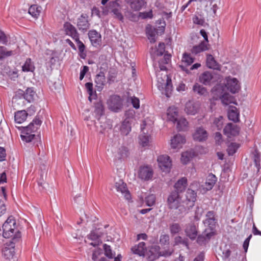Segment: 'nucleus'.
Returning a JSON list of instances; mask_svg holds the SVG:
<instances>
[{
  "instance_id": "obj_17",
  "label": "nucleus",
  "mask_w": 261,
  "mask_h": 261,
  "mask_svg": "<svg viewBox=\"0 0 261 261\" xmlns=\"http://www.w3.org/2000/svg\"><path fill=\"white\" fill-rule=\"evenodd\" d=\"M185 142V138L180 134H177L171 139V146L173 149H179L182 147Z\"/></svg>"
},
{
  "instance_id": "obj_13",
  "label": "nucleus",
  "mask_w": 261,
  "mask_h": 261,
  "mask_svg": "<svg viewBox=\"0 0 261 261\" xmlns=\"http://www.w3.org/2000/svg\"><path fill=\"white\" fill-rule=\"evenodd\" d=\"M225 87L232 93L238 92L240 88L239 81L236 78L228 77L226 79Z\"/></svg>"
},
{
  "instance_id": "obj_6",
  "label": "nucleus",
  "mask_w": 261,
  "mask_h": 261,
  "mask_svg": "<svg viewBox=\"0 0 261 261\" xmlns=\"http://www.w3.org/2000/svg\"><path fill=\"white\" fill-rule=\"evenodd\" d=\"M112 152L114 155V161L115 164L121 162L122 160L126 158L128 153L127 148L123 146L113 148Z\"/></svg>"
},
{
  "instance_id": "obj_19",
  "label": "nucleus",
  "mask_w": 261,
  "mask_h": 261,
  "mask_svg": "<svg viewBox=\"0 0 261 261\" xmlns=\"http://www.w3.org/2000/svg\"><path fill=\"white\" fill-rule=\"evenodd\" d=\"M17 95H20L29 102L33 101L36 96V93L32 88H28L23 92L21 90H18L16 92Z\"/></svg>"
},
{
  "instance_id": "obj_20",
  "label": "nucleus",
  "mask_w": 261,
  "mask_h": 261,
  "mask_svg": "<svg viewBox=\"0 0 261 261\" xmlns=\"http://www.w3.org/2000/svg\"><path fill=\"white\" fill-rule=\"evenodd\" d=\"M64 29L67 35L70 36L73 40L77 39L79 34L75 28L69 22H66L64 24Z\"/></svg>"
},
{
  "instance_id": "obj_16",
  "label": "nucleus",
  "mask_w": 261,
  "mask_h": 261,
  "mask_svg": "<svg viewBox=\"0 0 261 261\" xmlns=\"http://www.w3.org/2000/svg\"><path fill=\"white\" fill-rule=\"evenodd\" d=\"M185 232L186 236L191 240L196 239L198 234L197 226L193 223H190L186 225Z\"/></svg>"
},
{
  "instance_id": "obj_47",
  "label": "nucleus",
  "mask_w": 261,
  "mask_h": 261,
  "mask_svg": "<svg viewBox=\"0 0 261 261\" xmlns=\"http://www.w3.org/2000/svg\"><path fill=\"white\" fill-rule=\"evenodd\" d=\"M193 89L195 92L198 93L200 95H205L207 93L206 88L198 84H195L193 86Z\"/></svg>"
},
{
  "instance_id": "obj_53",
  "label": "nucleus",
  "mask_w": 261,
  "mask_h": 261,
  "mask_svg": "<svg viewBox=\"0 0 261 261\" xmlns=\"http://www.w3.org/2000/svg\"><path fill=\"white\" fill-rule=\"evenodd\" d=\"M138 17L143 19H151L153 17L152 11L150 10L148 12H139Z\"/></svg>"
},
{
  "instance_id": "obj_32",
  "label": "nucleus",
  "mask_w": 261,
  "mask_h": 261,
  "mask_svg": "<svg viewBox=\"0 0 261 261\" xmlns=\"http://www.w3.org/2000/svg\"><path fill=\"white\" fill-rule=\"evenodd\" d=\"M100 237V235L99 234V232L97 230H94L92 231L88 236V238L93 241H94V242H91L90 243V245H92L93 246H96L99 244V243H101V242L99 240V237Z\"/></svg>"
},
{
  "instance_id": "obj_58",
  "label": "nucleus",
  "mask_w": 261,
  "mask_h": 261,
  "mask_svg": "<svg viewBox=\"0 0 261 261\" xmlns=\"http://www.w3.org/2000/svg\"><path fill=\"white\" fill-rule=\"evenodd\" d=\"M193 22L195 24L202 26L205 23L204 19L202 18L201 16H195L193 17Z\"/></svg>"
},
{
  "instance_id": "obj_63",
  "label": "nucleus",
  "mask_w": 261,
  "mask_h": 261,
  "mask_svg": "<svg viewBox=\"0 0 261 261\" xmlns=\"http://www.w3.org/2000/svg\"><path fill=\"white\" fill-rule=\"evenodd\" d=\"M101 253H102L101 250L99 249H95L93 252L92 259L94 261H96L97 259L98 256L101 254Z\"/></svg>"
},
{
  "instance_id": "obj_5",
  "label": "nucleus",
  "mask_w": 261,
  "mask_h": 261,
  "mask_svg": "<svg viewBox=\"0 0 261 261\" xmlns=\"http://www.w3.org/2000/svg\"><path fill=\"white\" fill-rule=\"evenodd\" d=\"M153 173V170L151 166H141L138 170V177L142 181H147L152 179Z\"/></svg>"
},
{
  "instance_id": "obj_50",
  "label": "nucleus",
  "mask_w": 261,
  "mask_h": 261,
  "mask_svg": "<svg viewBox=\"0 0 261 261\" xmlns=\"http://www.w3.org/2000/svg\"><path fill=\"white\" fill-rule=\"evenodd\" d=\"M156 200L155 196L153 194H150L145 198V202L148 206H152L154 205Z\"/></svg>"
},
{
  "instance_id": "obj_40",
  "label": "nucleus",
  "mask_w": 261,
  "mask_h": 261,
  "mask_svg": "<svg viewBox=\"0 0 261 261\" xmlns=\"http://www.w3.org/2000/svg\"><path fill=\"white\" fill-rule=\"evenodd\" d=\"M131 130V126L129 121L125 119L121 124L120 131L122 135L126 136Z\"/></svg>"
},
{
  "instance_id": "obj_3",
  "label": "nucleus",
  "mask_w": 261,
  "mask_h": 261,
  "mask_svg": "<svg viewBox=\"0 0 261 261\" xmlns=\"http://www.w3.org/2000/svg\"><path fill=\"white\" fill-rule=\"evenodd\" d=\"M42 121L39 118H35L27 126L23 128L20 137L22 141L29 143L35 137L34 134L41 125Z\"/></svg>"
},
{
  "instance_id": "obj_64",
  "label": "nucleus",
  "mask_w": 261,
  "mask_h": 261,
  "mask_svg": "<svg viewBox=\"0 0 261 261\" xmlns=\"http://www.w3.org/2000/svg\"><path fill=\"white\" fill-rule=\"evenodd\" d=\"M6 206L3 200H0V217L6 212Z\"/></svg>"
},
{
  "instance_id": "obj_38",
  "label": "nucleus",
  "mask_w": 261,
  "mask_h": 261,
  "mask_svg": "<svg viewBox=\"0 0 261 261\" xmlns=\"http://www.w3.org/2000/svg\"><path fill=\"white\" fill-rule=\"evenodd\" d=\"M28 114L25 111H20L15 114V121L17 123H21L24 121L27 117Z\"/></svg>"
},
{
  "instance_id": "obj_11",
  "label": "nucleus",
  "mask_w": 261,
  "mask_h": 261,
  "mask_svg": "<svg viewBox=\"0 0 261 261\" xmlns=\"http://www.w3.org/2000/svg\"><path fill=\"white\" fill-rule=\"evenodd\" d=\"M14 241H10L4 244L2 249V255L7 259H10L14 255Z\"/></svg>"
},
{
  "instance_id": "obj_21",
  "label": "nucleus",
  "mask_w": 261,
  "mask_h": 261,
  "mask_svg": "<svg viewBox=\"0 0 261 261\" xmlns=\"http://www.w3.org/2000/svg\"><path fill=\"white\" fill-rule=\"evenodd\" d=\"M77 25L80 30L87 31L90 27V23L88 21V16L82 14L77 20Z\"/></svg>"
},
{
  "instance_id": "obj_41",
  "label": "nucleus",
  "mask_w": 261,
  "mask_h": 261,
  "mask_svg": "<svg viewBox=\"0 0 261 261\" xmlns=\"http://www.w3.org/2000/svg\"><path fill=\"white\" fill-rule=\"evenodd\" d=\"M177 128L179 131L186 130L188 128V122L184 118L177 119Z\"/></svg>"
},
{
  "instance_id": "obj_52",
  "label": "nucleus",
  "mask_w": 261,
  "mask_h": 261,
  "mask_svg": "<svg viewBox=\"0 0 261 261\" xmlns=\"http://www.w3.org/2000/svg\"><path fill=\"white\" fill-rule=\"evenodd\" d=\"M103 249L105 250V254L106 256L109 258H113L115 257V254L112 251L110 246L104 244Z\"/></svg>"
},
{
  "instance_id": "obj_54",
  "label": "nucleus",
  "mask_w": 261,
  "mask_h": 261,
  "mask_svg": "<svg viewBox=\"0 0 261 261\" xmlns=\"http://www.w3.org/2000/svg\"><path fill=\"white\" fill-rule=\"evenodd\" d=\"M182 61L185 63L187 65H191L194 62V59L190 55L185 53L183 55Z\"/></svg>"
},
{
  "instance_id": "obj_56",
  "label": "nucleus",
  "mask_w": 261,
  "mask_h": 261,
  "mask_svg": "<svg viewBox=\"0 0 261 261\" xmlns=\"http://www.w3.org/2000/svg\"><path fill=\"white\" fill-rule=\"evenodd\" d=\"M112 13L115 15V17L118 19L119 20L122 21L123 19V16L122 14L120 9L114 8L112 10Z\"/></svg>"
},
{
  "instance_id": "obj_8",
  "label": "nucleus",
  "mask_w": 261,
  "mask_h": 261,
  "mask_svg": "<svg viewBox=\"0 0 261 261\" xmlns=\"http://www.w3.org/2000/svg\"><path fill=\"white\" fill-rule=\"evenodd\" d=\"M173 250L172 249H168L160 252L157 251L156 247L151 248L148 253V258L149 260L153 261L159 257V256L167 257L170 256Z\"/></svg>"
},
{
  "instance_id": "obj_44",
  "label": "nucleus",
  "mask_w": 261,
  "mask_h": 261,
  "mask_svg": "<svg viewBox=\"0 0 261 261\" xmlns=\"http://www.w3.org/2000/svg\"><path fill=\"white\" fill-rule=\"evenodd\" d=\"M206 65L209 68L212 69H216L218 67L217 62L211 55H207Z\"/></svg>"
},
{
  "instance_id": "obj_2",
  "label": "nucleus",
  "mask_w": 261,
  "mask_h": 261,
  "mask_svg": "<svg viewBox=\"0 0 261 261\" xmlns=\"http://www.w3.org/2000/svg\"><path fill=\"white\" fill-rule=\"evenodd\" d=\"M3 236L5 238H12L15 241L20 237V233L16 227V220L12 216L9 217L2 226Z\"/></svg>"
},
{
  "instance_id": "obj_29",
  "label": "nucleus",
  "mask_w": 261,
  "mask_h": 261,
  "mask_svg": "<svg viewBox=\"0 0 261 261\" xmlns=\"http://www.w3.org/2000/svg\"><path fill=\"white\" fill-rule=\"evenodd\" d=\"M167 115L168 120L175 122L177 119L178 111L177 108L174 107H169L167 110Z\"/></svg>"
},
{
  "instance_id": "obj_34",
  "label": "nucleus",
  "mask_w": 261,
  "mask_h": 261,
  "mask_svg": "<svg viewBox=\"0 0 261 261\" xmlns=\"http://www.w3.org/2000/svg\"><path fill=\"white\" fill-rule=\"evenodd\" d=\"M208 44L205 42H201L198 45H195L193 47L191 51L193 54H197L200 52L206 50L208 49Z\"/></svg>"
},
{
  "instance_id": "obj_39",
  "label": "nucleus",
  "mask_w": 261,
  "mask_h": 261,
  "mask_svg": "<svg viewBox=\"0 0 261 261\" xmlns=\"http://www.w3.org/2000/svg\"><path fill=\"white\" fill-rule=\"evenodd\" d=\"M15 53L13 50H9L4 46H0V60L13 56Z\"/></svg>"
},
{
  "instance_id": "obj_12",
  "label": "nucleus",
  "mask_w": 261,
  "mask_h": 261,
  "mask_svg": "<svg viewBox=\"0 0 261 261\" xmlns=\"http://www.w3.org/2000/svg\"><path fill=\"white\" fill-rule=\"evenodd\" d=\"M206 218L203 221L205 226L210 228L211 231H213V228L215 226L217 223V219L216 217V213L214 211H208L205 215Z\"/></svg>"
},
{
  "instance_id": "obj_25",
  "label": "nucleus",
  "mask_w": 261,
  "mask_h": 261,
  "mask_svg": "<svg viewBox=\"0 0 261 261\" xmlns=\"http://www.w3.org/2000/svg\"><path fill=\"white\" fill-rule=\"evenodd\" d=\"M115 187L117 191L121 192L126 199L128 200L130 199V193L126 187V185L123 182L120 180L119 182H116Z\"/></svg>"
},
{
  "instance_id": "obj_23",
  "label": "nucleus",
  "mask_w": 261,
  "mask_h": 261,
  "mask_svg": "<svg viewBox=\"0 0 261 261\" xmlns=\"http://www.w3.org/2000/svg\"><path fill=\"white\" fill-rule=\"evenodd\" d=\"M213 79L214 75L210 71L204 72L199 77V82L205 85H210L213 82Z\"/></svg>"
},
{
  "instance_id": "obj_30",
  "label": "nucleus",
  "mask_w": 261,
  "mask_h": 261,
  "mask_svg": "<svg viewBox=\"0 0 261 261\" xmlns=\"http://www.w3.org/2000/svg\"><path fill=\"white\" fill-rule=\"evenodd\" d=\"M187 186V179L186 178L182 177L179 179L175 184L174 188L176 189L175 191L178 193L184 191Z\"/></svg>"
},
{
  "instance_id": "obj_26",
  "label": "nucleus",
  "mask_w": 261,
  "mask_h": 261,
  "mask_svg": "<svg viewBox=\"0 0 261 261\" xmlns=\"http://www.w3.org/2000/svg\"><path fill=\"white\" fill-rule=\"evenodd\" d=\"M132 251L134 254H138L139 256L145 255L146 251V247L144 242H140L137 245L134 246L132 248Z\"/></svg>"
},
{
  "instance_id": "obj_59",
  "label": "nucleus",
  "mask_w": 261,
  "mask_h": 261,
  "mask_svg": "<svg viewBox=\"0 0 261 261\" xmlns=\"http://www.w3.org/2000/svg\"><path fill=\"white\" fill-rule=\"evenodd\" d=\"M129 100L131 101L133 107L135 109H139L140 107V100L138 98L136 97L135 96L130 97L129 98Z\"/></svg>"
},
{
  "instance_id": "obj_46",
  "label": "nucleus",
  "mask_w": 261,
  "mask_h": 261,
  "mask_svg": "<svg viewBox=\"0 0 261 261\" xmlns=\"http://www.w3.org/2000/svg\"><path fill=\"white\" fill-rule=\"evenodd\" d=\"M223 105H228L230 103H233L234 98L232 96L228 93H224L220 98Z\"/></svg>"
},
{
  "instance_id": "obj_35",
  "label": "nucleus",
  "mask_w": 261,
  "mask_h": 261,
  "mask_svg": "<svg viewBox=\"0 0 261 261\" xmlns=\"http://www.w3.org/2000/svg\"><path fill=\"white\" fill-rule=\"evenodd\" d=\"M139 144L143 147H146L150 145L151 142V137L145 134L144 133L141 134L139 137Z\"/></svg>"
},
{
  "instance_id": "obj_7",
  "label": "nucleus",
  "mask_w": 261,
  "mask_h": 261,
  "mask_svg": "<svg viewBox=\"0 0 261 261\" xmlns=\"http://www.w3.org/2000/svg\"><path fill=\"white\" fill-rule=\"evenodd\" d=\"M159 167L164 172H169L171 169L172 163L170 157L166 155H160L158 158Z\"/></svg>"
},
{
  "instance_id": "obj_43",
  "label": "nucleus",
  "mask_w": 261,
  "mask_h": 261,
  "mask_svg": "<svg viewBox=\"0 0 261 261\" xmlns=\"http://www.w3.org/2000/svg\"><path fill=\"white\" fill-rule=\"evenodd\" d=\"M22 70L25 72H33L35 69V67L33 63L32 62L31 59H27L22 67Z\"/></svg>"
},
{
  "instance_id": "obj_55",
  "label": "nucleus",
  "mask_w": 261,
  "mask_h": 261,
  "mask_svg": "<svg viewBox=\"0 0 261 261\" xmlns=\"http://www.w3.org/2000/svg\"><path fill=\"white\" fill-rule=\"evenodd\" d=\"M170 232L172 234H176L178 233L180 230L181 227L178 223H173L170 226Z\"/></svg>"
},
{
  "instance_id": "obj_33",
  "label": "nucleus",
  "mask_w": 261,
  "mask_h": 261,
  "mask_svg": "<svg viewBox=\"0 0 261 261\" xmlns=\"http://www.w3.org/2000/svg\"><path fill=\"white\" fill-rule=\"evenodd\" d=\"M214 234V232L213 231L206 232V229L204 234L200 235L198 237L197 242L200 245L204 244Z\"/></svg>"
},
{
  "instance_id": "obj_28",
  "label": "nucleus",
  "mask_w": 261,
  "mask_h": 261,
  "mask_svg": "<svg viewBox=\"0 0 261 261\" xmlns=\"http://www.w3.org/2000/svg\"><path fill=\"white\" fill-rule=\"evenodd\" d=\"M89 38L93 45L98 44L101 40V35L95 30H90L88 33Z\"/></svg>"
},
{
  "instance_id": "obj_18",
  "label": "nucleus",
  "mask_w": 261,
  "mask_h": 261,
  "mask_svg": "<svg viewBox=\"0 0 261 261\" xmlns=\"http://www.w3.org/2000/svg\"><path fill=\"white\" fill-rule=\"evenodd\" d=\"M208 137L206 130L202 127L196 128L195 132L193 134V137L194 140L199 142L205 141Z\"/></svg>"
},
{
  "instance_id": "obj_14",
  "label": "nucleus",
  "mask_w": 261,
  "mask_h": 261,
  "mask_svg": "<svg viewBox=\"0 0 261 261\" xmlns=\"http://www.w3.org/2000/svg\"><path fill=\"white\" fill-rule=\"evenodd\" d=\"M125 1L133 11H139L146 5L145 0H125Z\"/></svg>"
},
{
  "instance_id": "obj_45",
  "label": "nucleus",
  "mask_w": 261,
  "mask_h": 261,
  "mask_svg": "<svg viewBox=\"0 0 261 261\" xmlns=\"http://www.w3.org/2000/svg\"><path fill=\"white\" fill-rule=\"evenodd\" d=\"M193 153L191 151H185L182 152L181 156V161L184 164H187L192 159Z\"/></svg>"
},
{
  "instance_id": "obj_22",
  "label": "nucleus",
  "mask_w": 261,
  "mask_h": 261,
  "mask_svg": "<svg viewBox=\"0 0 261 261\" xmlns=\"http://www.w3.org/2000/svg\"><path fill=\"white\" fill-rule=\"evenodd\" d=\"M199 110V105L193 101H189L186 103L185 111L188 115H194Z\"/></svg>"
},
{
  "instance_id": "obj_37",
  "label": "nucleus",
  "mask_w": 261,
  "mask_h": 261,
  "mask_svg": "<svg viewBox=\"0 0 261 261\" xmlns=\"http://www.w3.org/2000/svg\"><path fill=\"white\" fill-rule=\"evenodd\" d=\"M212 93L216 99L220 98L223 94V87L221 85H216L212 89Z\"/></svg>"
},
{
  "instance_id": "obj_15",
  "label": "nucleus",
  "mask_w": 261,
  "mask_h": 261,
  "mask_svg": "<svg viewBox=\"0 0 261 261\" xmlns=\"http://www.w3.org/2000/svg\"><path fill=\"white\" fill-rule=\"evenodd\" d=\"M240 128L234 124L228 123L224 128V133L229 138L239 135Z\"/></svg>"
},
{
  "instance_id": "obj_60",
  "label": "nucleus",
  "mask_w": 261,
  "mask_h": 261,
  "mask_svg": "<svg viewBox=\"0 0 261 261\" xmlns=\"http://www.w3.org/2000/svg\"><path fill=\"white\" fill-rule=\"evenodd\" d=\"M165 51V44L164 43H160L156 51L157 56H162Z\"/></svg>"
},
{
  "instance_id": "obj_24",
  "label": "nucleus",
  "mask_w": 261,
  "mask_h": 261,
  "mask_svg": "<svg viewBox=\"0 0 261 261\" xmlns=\"http://www.w3.org/2000/svg\"><path fill=\"white\" fill-rule=\"evenodd\" d=\"M217 179V178L215 175L212 173L208 174L206 177L204 184L202 185L203 189L206 191L211 190L215 184Z\"/></svg>"
},
{
  "instance_id": "obj_49",
  "label": "nucleus",
  "mask_w": 261,
  "mask_h": 261,
  "mask_svg": "<svg viewBox=\"0 0 261 261\" xmlns=\"http://www.w3.org/2000/svg\"><path fill=\"white\" fill-rule=\"evenodd\" d=\"M94 113L96 117L99 118L103 113V107L100 102H97L95 105Z\"/></svg>"
},
{
  "instance_id": "obj_48",
  "label": "nucleus",
  "mask_w": 261,
  "mask_h": 261,
  "mask_svg": "<svg viewBox=\"0 0 261 261\" xmlns=\"http://www.w3.org/2000/svg\"><path fill=\"white\" fill-rule=\"evenodd\" d=\"M77 44L79 51L80 53V56L82 58L84 59L86 56L85 53V46L82 41L79 39V37L77 39L74 40Z\"/></svg>"
},
{
  "instance_id": "obj_61",
  "label": "nucleus",
  "mask_w": 261,
  "mask_h": 261,
  "mask_svg": "<svg viewBox=\"0 0 261 261\" xmlns=\"http://www.w3.org/2000/svg\"><path fill=\"white\" fill-rule=\"evenodd\" d=\"M169 237L167 234H162L160 237V242L162 245H166L168 243Z\"/></svg>"
},
{
  "instance_id": "obj_57",
  "label": "nucleus",
  "mask_w": 261,
  "mask_h": 261,
  "mask_svg": "<svg viewBox=\"0 0 261 261\" xmlns=\"http://www.w3.org/2000/svg\"><path fill=\"white\" fill-rule=\"evenodd\" d=\"M223 118L222 116H220L218 118H216L214 120V123L217 127L218 129H221L223 125Z\"/></svg>"
},
{
  "instance_id": "obj_1",
  "label": "nucleus",
  "mask_w": 261,
  "mask_h": 261,
  "mask_svg": "<svg viewBox=\"0 0 261 261\" xmlns=\"http://www.w3.org/2000/svg\"><path fill=\"white\" fill-rule=\"evenodd\" d=\"M154 67L156 70L157 87L162 93H164L167 97H169L172 90L171 80L167 73H161V71H158L156 64L154 65Z\"/></svg>"
},
{
  "instance_id": "obj_36",
  "label": "nucleus",
  "mask_w": 261,
  "mask_h": 261,
  "mask_svg": "<svg viewBox=\"0 0 261 261\" xmlns=\"http://www.w3.org/2000/svg\"><path fill=\"white\" fill-rule=\"evenodd\" d=\"M171 56L169 54H165L162 60L159 61L158 66L160 71H165L166 70V64L169 63L170 61Z\"/></svg>"
},
{
  "instance_id": "obj_62",
  "label": "nucleus",
  "mask_w": 261,
  "mask_h": 261,
  "mask_svg": "<svg viewBox=\"0 0 261 261\" xmlns=\"http://www.w3.org/2000/svg\"><path fill=\"white\" fill-rule=\"evenodd\" d=\"M215 139L216 144L220 145L223 142L222 136L219 132H216L215 135Z\"/></svg>"
},
{
  "instance_id": "obj_31",
  "label": "nucleus",
  "mask_w": 261,
  "mask_h": 261,
  "mask_svg": "<svg viewBox=\"0 0 261 261\" xmlns=\"http://www.w3.org/2000/svg\"><path fill=\"white\" fill-rule=\"evenodd\" d=\"M239 114L238 112L237 109L235 107H230L228 111V118L230 120L233 122L239 121Z\"/></svg>"
},
{
  "instance_id": "obj_4",
  "label": "nucleus",
  "mask_w": 261,
  "mask_h": 261,
  "mask_svg": "<svg viewBox=\"0 0 261 261\" xmlns=\"http://www.w3.org/2000/svg\"><path fill=\"white\" fill-rule=\"evenodd\" d=\"M167 205L170 209H178L180 214L187 212V207L181 202L179 194L177 191H172L170 194L167 199Z\"/></svg>"
},
{
  "instance_id": "obj_51",
  "label": "nucleus",
  "mask_w": 261,
  "mask_h": 261,
  "mask_svg": "<svg viewBox=\"0 0 261 261\" xmlns=\"http://www.w3.org/2000/svg\"><path fill=\"white\" fill-rule=\"evenodd\" d=\"M239 147V145L238 144L236 143H231L228 146L227 149L228 154L229 155H232L234 154L238 149Z\"/></svg>"
},
{
  "instance_id": "obj_27",
  "label": "nucleus",
  "mask_w": 261,
  "mask_h": 261,
  "mask_svg": "<svg viewBox=\"0 0 261 261\" xmlns=\"http://www.w3.org/2000/svg\"><path fill=\"white\" fill-rule=\"evenodd\" d=\"M95 82L97 90L100 91L102 89L106 83L105 76L103 72H100L96 76Z\"/></svg>"
},
{
  "instance_id": "obj_9",
  "label": "nucleus",
  "mask_w": 261,
  "mask_h": 261,
  "mask_svg": "<svg viewBox=\"0 0 261 261\" xmlns=\"http://www.w3.org/2000/svg\"><path fill=\"white\" fill-rule=\"evenodd\" d=\"M186 200L182 201V203L187 207V211L194 205L196 198V193L191 189H188L186 193Z\"/></svg>"
},
{
  "instance_id": "obj_42",
  "label": "nucleus",
  "mask_w": 261,
  "mask_h": 261,
  "mask_svg": "<svg viewBox=\"0 0 261 261\" xmlns=\"http://www.w3.org/2000/svg\"><path fill=\"white\" fill-rule=\"evenodd\" d=\"M41 8L36 5H32L29 9V13L34 18H37L41 12Z\"/></svg>"
},
{
  "instance_id": "obj_10",
  "label": "nucleus",
  "mask_w": 261,
  "mask_h": 261,
  "mask_svg": "<svg viewBox=\"0 0 261 261\" xmlns=\"http://www.w3.org/2000/svg\"><path fill=\"white\" fill-rule=\"evenodd\" d=\"M108 103L109 109L115 112H118L122 106L121 98L117 95L111 96Z\"/></svg>"
}]
</instances>
